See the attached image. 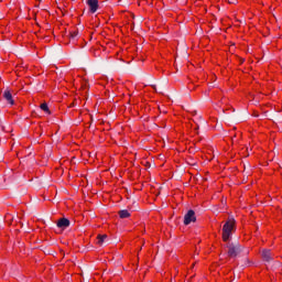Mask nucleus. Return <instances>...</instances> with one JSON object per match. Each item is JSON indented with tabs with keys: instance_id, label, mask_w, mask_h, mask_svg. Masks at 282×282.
<instances>
[{
	"instance_id": "6",
	"label": "nucleus",
	"mask_w": 282,
	"mask_h": 282,
	"mask_svg": "<svg viewBox=\"0 0 282 282\" xmlns=\"http://www.w3.org/2000/svg\"><path fill=\"white\" fill-rule=\"evenodd\" d=\"M69 219L61 218L59 220H57V228H62L63 230H65V228H69Z\"/></svg>"
},
{
	"instance_id": "10",
	"label": "nucleus",
	"mask_w": 282,
	"mask_h": 282,
	"mask_svg": "<svg viewBox=\"0 0 282 282\" xmlns=\"http://www.w3.org/2000/svg\"><path fill=\"white\" fill-rule=\"evenodd\" d=\"M40 108L42 109V111H45V113H52L47 104H42Z\"/></svg>"
},
{
	"instance_id": "2",
	"label": "nucleus",
	"mask_w": 282,
	"mask_h": 282,
	"mask_svg": "<svg viewBox=\"0 0 282 282\" xmlns=\"http://www.w3.org/2000/svg\"><path fill=\"white\" fill-rule=\"evenodd\" d=\"M225 248L228 249L227 254L231 259L239 257V254H241V252H243V247H241V245H239V242H237V241L230 242V240H228Z\"/></svg>"
},
{
	"instance_id": "1",
	"label": "nucleus",
	"mask_w": 282,
	"mask_h": 282,
	"mask_svg": "<svg viewBox=\"0 0 282 282\" xmlns=\"http://www.w3.org/2000/svg\"><path fill=\"white\" fill-rule=\"evenodd\" d=\"M235 218H229L223 226V241L228 242L232 239V232L235 231Z\"/></svg>"
},
{
	"instance_id": "7",
	"label": "nucleus",
	"mask_w": 282,
	"mask_h": 282,
	"mask_svg": "<svg viewBox=\"0 0 282 282\" xmlns=\"http://www.w3.org/2000/svg\"><path fill=\"white\" fill-rule=\"evenodd\" d=\"M3 98L9 102V105H14V99H12V93L9 89L3 91Z\"/></svg>"
},
{
	"instance_id": "9",
	"label": "nucleus",
	"mask_w": 282,
	"mask_h": 282,
	"mask_svg": "<svg viewBox=\"0 0 282 282\" xmlns=\"http://www.w3.org/2000/svg\"><path fill=\"white\" fill-rule=\"evenodd\" d=\"M106 239H107V235H98L97 236V243H98V246H102V243H105Z\"/></svg>"
},
{
	"instance_id": "8",
	"label": "nucleus",
	"mask_w": 282,
	"mask_h": 282,
	"mask_svg": "<svg viewBox=\"0 0 282 282\" xmlns=\"http://www.w3.org/2000/svg\"><path fill=\"white\" fill-rule=\"evenodd\" d=\"M119 217L120 219H128V217H131V213L127 209L119 210Z\"/></svg>"
},
{
	"instance_id": "12",
	"label": "nucleus",
	"mask_w": 282,
	"mask_h": 282,
	"mask_svg": "<svg viewBox=\"0 0 282 282\" xmlns=\"http://www.w3.org/2000/svg\"><path fill=\"white\" fill-rule=\"evenodd\" d=\"M227 3H237V0H227Z\"/></svg>"
},
{
	"instance_id": "5",
	"label": "nucleus",
	"mask_w": 282,
	"mask_h": 282,
	"mask_svg": "<svg viewBox=\"0 0 282 282\" xmlns=\"http://www.w3.org/2000/svg\"><path fill=\"white\" fill-rule=\"evenodd\" d=\"M87 6L89 7L91 14H96V12H98V8L100 7L98 4V0H87Z\"/></svg>"
},
{
	"instance_id": "13",
	"label": "nucleus",
	"mask_w": 282,
	"mask_h": 282,
	"mask_svg": "<svg viewBox=\"0 0 282 282\" xmlns=\"http://www.w3.org/2000/svg\"><path fill=\"white\" fill-rule=\"evenodd\" d=\"M152 87H153V89H154L155 91H158V88L155 87V85H153Z\"/></svg>"
},
{
	"instance_id": "3",
	"label": "nucleus",
	"mask_w": 282,
	"mask_h": 282,
	"mask_svg": "<svg viewBox=\"0 0 282 282\" xmlns=\"http://www.w3.org/2000/svg\"><path fill=\"white\" fill-rule=\"evenodd\" d=\"M197 221V217L195 216V210L189 209L184 216V225L188 226L191 224H195Z\"/></svg>"
},
{
	"instance_id": "4",
	"label": "nucleus",
	"mask_w": 282,
	"mask_h": 282,
	"mask_svg": "<svg viewBox=\"0 0 282 282\" xmlns=\"http://www.w3.org/2000/svg\"><path fill=\"white\" fill-rule=\"evenodd\" d=\"M261 257L265 263H272V261H274V254H272L270 249H263Z\"/></svg>"
},
{
	"instance_id": "11",
	"label": "nucleus",
	"mask_w": 282,
	"mask_h": 282,
	"mask_svg": "<svg viewBox=\"0 0 282 282\" xmlns=\"http://www.w3.org/2000/svg\"><path fill=\"white\" fill-rule=\"evenodd\" d=\"M78 36V31L70 32V39H76Z\"/></svg>"
}]
</instances>
